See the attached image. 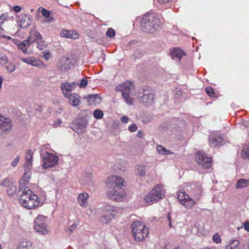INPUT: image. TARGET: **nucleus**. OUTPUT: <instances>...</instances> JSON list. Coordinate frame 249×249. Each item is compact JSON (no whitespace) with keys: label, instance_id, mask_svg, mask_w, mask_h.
<instances>
[{"label":"nucleus","instance_id":"nucleus-19","mask_svg":"<svg viewBox=\"0 0 249 249\" xmlns=\"http://www.w3.org/2000/svg\"><path fill=\"white\" fill-rule=\"evenodd\" d=\"M33 152L31 150H27L25 156V162L23 165L24 170H30L32 168Z\"/></svg>","mask_w":249,"mask_h":249},{"label":"nucleus","instance_id":"nucleus-33","mask_svg":"<svg viewBox=\"0 0 249 249\" xmlns=\"http://www.w3.org/2000/svg\"><path fill=\"white\" fill-rule=\"evenodd\" d=\"M146 173V166L143 165H138L136 166V174L137 176L143 177Z\"/></svg>","mask_w":249,"mask_h":249},{"label":"nucleus","instance_id":"nucleus-45","mask_svg":"<svg viewBox=\"0 0 249 249\" xmlns=\"http://www.w3.org/2000/svg\"><path fill=\"white\" fill-rule=\"evenodd\" d=\"M20 160V157L19 156H17L14 159L11 163V165L13 167H15L17 165Z\"/></svg>","mask_w":249,"mask_h":249},{"label":"nucleus","instance_id":"nucleus-44","mask_svg":"<svg viewBox=\"0 0 249 249\" xmlns=\"http://www.w3.org/2000/svg\"><path fill=\"white\" fill-rule=\"evenodd\" d=\"M138 129L137 125L135 124H132L128 126V130L132 132H135Z\"/></svg>","mask_w":249,"mask_h":249},{"label":"nucleus","instance_id":"nucleus-60","mask_svg":"<svg viewBox=\"0 0 249 249\" xmlns=\"http://www.w3.org/2000/svg\"><path fill=\"white\" fill-rule=\"evenodd\" d=\"M168 221L169 222V226L170 227H172V223H171V217L169 216V215H168Z\"/></svg>","mask_w":249,"mask_h":249},{"label":"nucleus","instance_id":"nucleus-29","mask_svg":"<svg viewBox=\"0 0 249 249\" xmlns=\"http://www.w3.org/2000/svg\"><path fill=\"white\" fill-rule=\"evenodd\" d=\"M66 97L69 98V102L71 106L76 107L79 105V96L77 94H71L70 96Z\"/></svg>","mask_w":249,"mask_h":249},{"label":"nucleus","instance_id":"nucleus-9","mask_svg":"<svg viewBox=\"0 0 249 249\" xmlns=\"http://www.w3.org/2000/svg\"><path fill=\"white\" fill-rule=\"evenodd\" d=\"M35 230L42 234H45L48 231L46 228V218L42 215H38L35 220Z\"/></svg>","mask_w":249,"mask_h":249},{"label":"nucleus","instance_id":"nucleus-63","mask_svg":"<svg viewBox=\"0 0 249 249\" xmlns=\"http://www.w3.org/2000/svg\"><path fill=\"white\" fill-rule=\"evenodd\" d=\"M2 79L0 78V88H1V85H2Z\"/></svg>","mask_w":249,"mask_h":249},{"label":"nucleus","instance_id":"nucleus-25","mask_svg":"<svg viewBox=\"0 0 249 249\" xmlns=\"http://www.w3.org/2000/svg\"><path fill=\"white\" fill-rule=\"evenodd\" d=\"M61 37L67 38L76 39L78 37V34L74 31L63 30L60 34Z\"/></svg>","mask_w":249,"mask_h":249},{"label":"nucleus","instance_id":"nucleus-14","mask_svg":"<svg viewBox=\"0 0 249 249\" xmlns=\"http://www.w3.org/2000/svg\"><path fill=\"white\" fill-rule=\"evenodd\" d=\"M12 128L11 121L0 114V132H6Z\"/></svg>","mask_w":249,"mask_h":249},{"label":"nucleus","instance_id":"nucleus-28","mask_svg":"<svg viewBox=\"0 0 249 249\" xmlns=\"http://www.w3.org/2000/svg\"><path fill=\"white\" fill-rule=\"evenodd\" d=\"M171 55L173 59L180 60L182 56L185 55V53L180 49L174 48L171 52Z\"/></svg>","mask_w":249,"mask_h":249},{"label":"nucleus","instance_id":"nucleus-43","mask_svg":"<svg viewBox=\"0 0 249 249\" xmlns=\"http://www.w3.org/2000/svg\"><path fill=\"white\" fill-rule=\"evenodd\" d=\"M213 241L216 243H219L221 241L220 236L218 233H215L213 235Z\"/></svg>","mask_w":249,"mask_h":249},{"label":"nucleus","instance_id":"nucleus-24","mask_svg":"<svg viewBox=\"0 0 249 249\" xmlns=\"http://www.w3.org/2000/svg\"><path fill=\"white\" fill-rule=\"evenodd\" d=\"M73 65L72 60L70 58H64L59 66V69L64 71H67L70 69Z\"/></svg>","mask_w":249,"mask_h":249},{"label":"nucleus","instance_id":"nucleus-30","mask_svg":"<svg viewBox=\"0 0 249 249\" xmlns=\"http://www.w3.org/2000/svg\"><path fill=\"white\" fill-rule=\"evenodd\" d=\"M223 139L222 136H216L210 138L209 139V143L211 146L215 147L221 143Z\"/></svg>","mask_w":249,"mask_h":249},{"label":"nucleus","instance_id":"nucleus-38","mask_svg":"<svg viewBox=\"0 0 249 249\" xmlns=\"http://www.w3.org/2000/svg\"><path fill=\"white\" fill-rule=\"evenodd\" d=\"M115 34V31L114 29L111 28H109L108 29L106 35L108 37H112L114 36Z\"/></svg>","mask_w":249,"mask_h":249},{"label":"nucleus","instance_id":"nucleus-23","mask_svg":"<svg viewBox=\"0 0 249 249\" xmlns=\"http://www.w3.org/2000/svg\"><path fill=\"white\" fill-rule=\"evenodd\" d=\"M17 249H33V243L27 239L22 238L19 241Z\"/></svg>","mask_w":249,"mask_h":249},{"label":"nucleus","instance_id":"nucleus-53","mask_svg":"<svg viewBox=\"0 0 249 249\" xmlns=\"http://www.w3.org/2000/svg\"><path fill=\"white\" fill-rule=\"evenodd\" d=\"M121 121L122 123H127L129 121V118L126 116H123L121 118Z\"/></svg>","mask_w":249,"mask_h":249},{"label":"nucleus","instance_id":"nucleus-40","mask_svg":"<svg viewBox=\"0 0 249 249\" xmlns=\"http://www.w3.org/2000/svg\"><path fill=\"white\" fill-rule=\"evenodd\" d=\"M206 91L207 93L211 97H213L214 96V92L213 89L211 87H207L206 89Z\"/></svg>","mask_w":249,"mask_h":249},{"label":"nucleus","instance_id":"nucleus-50","mask_svg":"<svg viewBox=\"0 0 249 249\" xmlns=\"http://www.w3.org/2000/svg\"><path fill=\"white\" fill-rule=\"evenodd\" d=\"M8 61L7 57L6 56L2 57L0 58V63L1 64H5Z\"/></svg>","mask_w":249,"mask_h":249},{"label":"nucleus","instance_id":"nucleus-42","mask_svg":"<svg viewBox=\"0 0 249 249\" xmlns=\"http://www.w3.org/2000/svg\"><path fill=\"white\" fill-rule=\"evenodd\" d=\"M6 69L9 72L14 71L15 70V66L14 64L10 63L6 66Z\"/></svg>","mask_w":249,"mask_h":249},{"label":"nucleus","instance_id":"nucleus-37","mask_svg":"<svg viewBox=\"0 0 249 249\" xmlns=\"http://www.w3.org/2000/svg\"><path fill=\"white\" fill-rule=\"evenodd\" d=\"M37 44V48L39 50H43L45 48L46 45L45 43V41L42 40V38H41L40 40H38L36 41Z\"/></svg>","mask_w":249,"mask_h":249},{"label":"nucleus","instance_id":"nucleus-31","mask_svg":"<svg viewBox=\"0 0 249 249\" xmlns=\"http://www.w3.org/2000/svg\"><path fill=\"white\" fill-rule=\"evenodd\" d=\"M249 186V179L242 178L239 179L235 185L237 189H242Z\"/></svg>","mask_w":249,"mask_h":249},{"label":"nucleus","instance_id":"nucleus-20","mask_svg":"<svg viewBox=\"0 0 249 249\" xmlns=\"http://www.w3.org/2000/svg\"><path fill=\"white\" fill-rule=\"evenodd\" d=\"M0 185H2L7 189L6 191L8 195H12L16 192L17 188L14 184L11 183L9 179H4L0 181Z\"/></svg>","mask_w":249,"mask_h":249},{"label":"nucleus","instance_id":"nucleus-13","mask_svg":"<svg viewBox=\"0 0 249 249\" xmlns=\"http://www.w3.org/2000/svg\"><path fill=\"white\" fill-rule=\"evenodd\" d=\"M88 122L83 118H77L75 122L72 129L78 134H82L86 131Z\"/></svg>","mask_w":249,"mask_h":249},{"label":"nucleus","instance_id":"nucleus-54","mask_svg":"<svg viewBox=\"0 0 249 249\" xmlns=\"http://www.w3.org/2000/svg\"><path fill=\"white\" fill-rule=\"evenodd\" d=\"M13 9L14 10L15 12L18 13L21 10V8L18 5L15 6L13 7Z\"/></svg>","mask_w":249,"mask_h":249},{"label":"nucleus","instance_id":"nucleus-32","mask_svg":"<svg viewBox=\"0 0 249 249\" xmlns=\"http://www.w3.org/2000/svg\"><path fill=\"white\" fill-rule=\"evenodd\" d=\"M239 241L236 239H231L229 242V245L226 247V249H240Z\"/></svg>","mask_w":249,"mask_h":249},{"label":"nucleus","instance_id":"nucleus-52","mask_svg":"<svg viewBox=\"0 0 249 249\" xmlns=\"http://www.w3.org/2000/svg\"><path fill=\"white\" fill-rule=\"evenodd\" d=\"M61 124H62V121L58 119V120H55L54 122L53 125L54 127H57V126H60Z\"/></svg>","mask_w":249,"mask_h":249},{"label":"nucleus","instance_id":"nucleus-15","mask_svg":"<svg viewBox=\"0 0 249 249\" xmlns=\"http://www.w3.org/2000/svg\"><path fill=\"white\" fill-rule=\"evenodd\" d=\"M78 85L77 82L65 83L61 85V88L65 97H69L71 91Z\"/></svg>","mask_w":249,"mask_h":249},{"label":"nucleus","instance_id":"nucleus-36","mask_svg":"<svg viewBox=\"0 0 249 249\" xmlns=\"http://www.w3.org/2000/svg\"><path fill=\"white\" fill-rule=\"evenodd\" d=\"M249 156V148L247 146H245L242 149V157L246 158Z\"/></svg>","mask_w":249,"mask_h":249},{"label":"nucleus","instance_id":"nucleus-57","mask_svg":"<svg viewBox=\"0 0 249 249\" xmlns=\"http://www.w3.org/2000/svg\"><path fill=\"white\" fill-rule=\"evenodd\" d=\"M172 0H157L158 2L161 4H165L171 1Z\"/></svg>","mask_w":249,"mask_h":249},{"label":"nucleus","instance_id":"nucleus-51","mask_svg":"<svg viewBox=\"0 0 249 249\" xmlns=\"http://www.w3.org/2000/svg\"><path fill=\"white\" fill-rule=\"evenodd\" d=\"M151 121V119L150 117L146 116L145 117L143 118L142 120V122L144 124H147L149 122H150Z\"/></svg>","mask_w":249,"mask_h":249},{"label":"nucleus","instance_id":"nucleus-4","mask_svg":"<svg viewBox=\"0 0 249 249\" xmlns=\"http://www.w3.org/2000/svg\"><path fill=\"white\" fill-rule=\"evenodd\" d=\"M131 228L135 241H142L148 235L149 229L142 222L134 221L131 224Z\"/></svg>","mask_w":249,"mask_h":249},{"label":"nucleus","instance_id":"nucleus-6","mask_svg":"<svg viewBox=\"0 0 249 249\" xmlns=\"http://www.w3.org/2000/svg\"><path fill=\"white\" fill-rule=\"evenodd\" d=\"M138 98L141 103L149 106L154 102V95L151 90L143 89L139 93Z\"/></svg>","mask_w":249,"mask_h":249},{"label":"nucleus","instance_id":"nucleus-35","mask_svg":"<svg viewBox=\"0 0 249 249\" xmlns=\"http://www.w3.org/2000/svg\"><path fill=\"white\" fill-rule=\"evenodd\" d=\"M103 116V112L99 109H96L94 111L93 116L95 118L100 119L102 118Z\"/></svg>","mask_w":249,"mask_h":249},{"label":"nucleus","instance_id":"nucleus-48","mask_svg":"<svg viewBox=\"0 0 249 249\" xmlns=\"http://www.w3.org/2000/svg\"><path fill=\"white\" fill-rule=\"evenodd\" d=\"M8 16L6 14H2L0 17V25L2 24L6 20Z\"/></svg>","mask_w":249,"mask_h":249},{"label":"nucleus","instance_id":"nucleus-17","mask_svg":"<svg viewBox=\"0 0 249 249\" xmlns=\"http://www.w3.org/2000/svg\"><path fill=\"white\" fill-rule=\"evenodd\" d=\"M108 197L112 200L119 201L122 200L124 196L123 191H117L115 189L109 191L107 194Z\"/></svg>","mask_w":249,"mask_h":249},{"label":"nucleus","instance_id":"nucleus-10","mask_svg":"<svg viewBox=\"0 0 249 249\" xmlns=\"http://www.w3.org/2000/svg\"><path fill=\"white\" fill-rule=\"evenodd\" d=\"M106 184L108 187L121 189L124 184V179L120 176H111L106 179Z\"/></svg>","mask_w":249,"mask_h":249},{"label":"nucleus","instance_id":"nucleus-8","mask_svg":"<svg viewBox=\"0 0 249 249\" xmlns=\"http://www.w3.org/2000/svg\"><path fill=\"white\" fill-rule=\"evenodd\" d=\"M195 158L197 163L204 169H208L211 166V159L208 157L202 151H198L195 155Z\"/></svg>","mask_w":249,"mask_h":249},{"label":"nucleus","instance_id":"nucleus-21","mask_svg":"<svg viewBox=\"0 0 249 249\" xmlns=\"http://www.w3.org/2000/svg\"><path fill=\"white\" fill-rule=\"evenodd\" d=\"M30 170H25V173L19 181V189H25V188H28V187L25 186V184L29 182L31 178V173Z\"/></svg>","mask_w":249,"mask_h":249},{"label":"nucleus","instance_id":"nucleus-47","mask_svg":"<svg viewBox=\"0 0 249 249\" xmlns=\"http://www.w3.org/2000/svg\"><path fill=\"white\" fill-rule=\"evenodd\" d=\"M42 15L46 18H48L50 16V11L45 8H42L41 10Z\"/></svg>","mask_w":249,"mask_h":249},{"label":"nucleus","instance_id":"nucleus-27","mask_svg":"<svg viewBox=\"0 0 249 249\" xmlns=\"http://www.w3.org/2000/svg\"><path fill=\"white\" fill-rule=\"evenodd\" d=\"M89 197V194L86 192L81 193L78 197V202L82 207H86L88 205L87 200Z\"/></svg>","mask_w":249,"mask_h":249},{"label":"nucleus","instance_id":"nucleus-5","mask_svg":"<svg viewBox=\"0 0 249 249\" xmlns=\"http://www.w3.org/2000/svg\"><path fill=\"white\" fill-rule=\"evenodd\" d=\"M165 192L161 185H156L144 197V200L147 203H154L162 199L164 196Z\"/></svg>","mask_w":249,"mask_h":249},{"label":"nucleus","instance_id":"nucleus-62","mask_svg":"<svg viewBox=\"0 0 249 249\" xmlns=\"http://www.w3.org/2000/svg\"><path fill=\"white\" fill-rule=\"evenodd\" d=\"M94 208H91V207H89L88 211H90V213H92V211L94 210Z\"/></svg>","mask_w":249,"mask_h":249},{"label":"nucleus","instance_id":"nucleus-11","mask_svg":"<svg viewBox=\"0 0 249 249\" xmlns=\"http://www.w3.org/2000/svg\"><path fill=\"white\" fill-rule=\"evenodd\" d=\"M104 208L107 211V213L100 217V221L103 224H108L110 223L112 217L114 215V213H118L120 210L117 208L111 206H105Z\"/></svg>","mask_w":249,"mask_h":249},{"label":"nucleus","instance_id":"nucleus-59","mask_svg":"<svg viewBox=\"0 0 249 249\" xmlns=\"http://www.w3.org/2000/svg\"><path fill=\"white\" fill-rule=\"evenodd\" d=\"M91 176L90 175H89L88 178L86 180V183H88L91 182Z\"/></svg>","mask_w":249,"mask_h":249},{"label":"nucleus","instance_id":"nucleus-16","mask_svg":"<svg viewBox=\"0 0 249 249\" xmlns=\"http://www.w3.org/2000/svg\"><path fill=\"white\" fill-rule=\"evenodd\" d=\"M13 42L15 44L18 48L21 50L22 53L25 54H29L30 53L27 50L28 47L31 44L29 40H24L22 42H20L18 39H12Z\"/></svg>","mask_w":249,"mask_h":249},{"label":"nucleus","instance_id":"nucleus-39","mask_svg":"<svg viewBox=\"0 0 249 249\" xmlns=\"http://www.w3.org/2000/svg\"><path fill=\"white\" fill-rule=\"evenodd\" d=\"M100 100V98L97 95H89V101L90 102L93 103L96 102V100Z\"/></svg>","mask_w":249,"mask_h":249},{"label":"nucleus","instance_id":"nucleus-49","mask_svg":"<svg viewBox=\"0 0 249 249\" xmlns=\"http://www.w3.org/2000/svg\"><path fill=\"white\" fill-rule=\"evenodd\" d=\"M178 247L173 246L171 244H168L165 246V249H178Z\"/></svg>","mask_w":249,"mask_h":249},{"label":"nucleus","instance_id":"nucleus-56","mask_svg":"<svg viewBox=\"0 0 249 249\" xmlns=\"http://www.w3.org/2000/svg\"><path fill=\"white\" fill-rule=\"evenodd\" d=\"M244 229L247 231H249V221L246 222L244 224Z\"/></svg>","mask_w":249,"mask_h":249},{"label":"nucleus","instance_id":"nucleus-41","mask_svg":"<svg viewBox=\"0 0 249 249\" xmlns=\"http://www.w3.org/2000/svg\"><path fill=\"white\" fill-rule=\"evenodd\" d=\"M88 81L86 79L83 78L80 83H78V85L81 88H84L87 85Z\"/></svg>","mask_w":249,"mask_h":249},{"label":"nucleus","instance_id":"nucleus-34","mask_svg":"<svg viewBox=\"0 0 249 249\" xmlns=\"http://www.w3.org/2000/svg\"><path fill=\"white\" fill-rule=\"evenodd\" d=\"M157 150L159 154L162 155H170L172 154V152L169 150L166 149L161 145H158L157 146Z\"/></svg>","mask_w":249,"mask_h":249},{"label":"nucleus","instance_id":"nucleus-1","mask_svg":"<svg viewBox=\"0 0 249 249\" xmlns=\"http://www.w3.org/2000/svg\"><path fill=\"white\" fill-rule=\"evenodd\" d=\"M22 193L20 195L19 201L20 204L27 209H34L39 204L38 196L34 194L29 188L20 189Z\"/></svg>","mask_w":249,"mask_h":249},{"label":"nucleus","instance_id":"nucleus-3","mask_svg":"<svg viewBox=\"0 0 249 249\" xmlns=\"http://www.w3.org/2000/svg\"><path fill=\"white\" fill-rule=\"evenodd\" d=\"M134 89L133 83L129 81L115 87L116 90H119L122 92L123 98L128 105H132L134 102V99L132 97L134 93Z\"/></svg>","mask_w":249,"mask_h":249},{"label":"nucleus","instance_id":"nucleus-12","mask_svg":"<svg viewBox=\"0 0 249 249\" xmlns=\"http://www.w3.org/2000/svg\"><path fill=\"white\" fill-rule=\"evenodd\" d=\"M58 159V157L47 152L43 158L42 166L44 168L54 166L57 164Z\"/></svg>","mask_w":249,"mask_h":249},{"label":"nucleus","instance_id":"nucleus-46","mask_svg":"<svg viewBox=\"0 0 249 249\" xmlns=\"http://www.w3.org/2000/svg\"><path fill=\"white\" fill-rule=\"evenodd\" d=\"M77 225L76 224H72L69 229L66 230V232L68 234H71L76 229Z\"/></svg>","mask_w":249,"mask_h":249},{"label":"nucleus","instance_id":"nucleus-18","mask_svg":"<svg viewBox=\"0 0 249 249\" xmlns=\"http://www.w3.org/2000/svg\"><path fill=\"white\" fill-rule=\"evenodd\" d=\"M32 17L29 15H21L18 17V23L21 28H26L30 26L32 22Z\"/></svg>","mask_w":249,"mask_h":249},{"label":"nucleus","instance_id":"nucleus-55","mask_svg":"<svg viewBox=\"0 0 249 249\" xmlns=\"http://www.w3.org/2000/svg\"><path fill=\"white\" fill-rule=\"evenodd\" d=\"M44 57L46 60H48L50 57V53L48 52H44L43 53Z\"/></svg>","mask_w":249,"mask_h":249},{"label":"nucleus","instance_id":"nucleus-2","mask_svg":"<svg viewBox=\"0 0 249 249\" xmlns=\"http://www.w3.org/2000/svg\"><path fill=\"white\" fill-rule=\"evenodd\" d=\"M142 30L145 33L153 34L159 28L160 25V18L157 15L147 14L141 19Z\"/></svg>","mask_w":249,"mask_h":249},{"label":"nucleus","instance_id":"nucleus-26","mask_svg":"<svg viewBox=\"0 0 249 249\" xmlns=\"http://www.w3.org/2000/svg\"><path fill=\"white\" fill-rule=\"evenodd\" d=\"M21 61L27 64L31 65L35 67H39L41 65V61L34 57H29L28 58H21Z\"/></svg>","mask_w":249,"mask_h":249},{"label":"nucleus","instance_id":"nucleus-58","mask_svg":"<svg viewBox=\"0 0 249 249\" xmlns=\"http://www.w3.org/2000/svg\"><path fill=\"white\" fill-rule=\"evenodd\" d=\"M138 137L139 138H142L143 136V133L141 131V130H139L138 132H137V134Z\"/></svg>","mask_w":249,"mask_h":249},{"label":"nucleus","instance_id":"nucleus-64","mask_svg":"<svg viewBox=\"0 0 249 249\" xmlns=\"http://www.w3.org/2000/svg\"><path fill=\"white\" fill-rule=\"evenodd\" d=\"M6 38H7V39H11L12 40V39H13V38H11V37H10V36H6Z\"/></svg>","mask_w":249,"mask_h":249},{"label":"nucleus","instance_id":"nucleus-7","mask_svg":"<svg viewBox=\"0 0 249 249\" xmlns=\"http://www.w3.org/2000/svg\"><path fill=\"white\" fill-rule=\"evenodd\" d=\"M178 198L180 203L187 209H193L196 204V202L184 191L178 192Z\"/></svg>","mask_w":249,"mask_h":249},{"label":"nucleus","instance_id":"nucleus-22","mask_svg":"<svg viewBox=\"0 0 249 249\" xmlns=\"http://www.w3.org/2000/svg\"><path fill=\"white\" fill-rule=\"evenodd\" d=\"M42 36L40 34L36 29L35 28H32L30 31V36L28 37L27 40L31 44L33 42L37 41L40 40Z\"/></svg>","mask_w":249,"mask_h":249},{"label":"nucleus","instance_id":"nucleus-61","mask_svg":"<svg viewBox=\"0 0 249 249\" xmlns=\"http://www.w3.org/2000/svg\"><path fill=\"white\" fill-rule=\"evenodd\" d=\"M54 20V18L53 17H51L49 19L46 20L47 22H52Z\"/></svg>","mask_w":249,"mask_h":249}]
</instances>
